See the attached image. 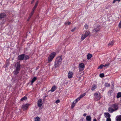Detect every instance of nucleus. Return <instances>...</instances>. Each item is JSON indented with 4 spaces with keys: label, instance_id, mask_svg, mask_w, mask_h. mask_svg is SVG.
<instances>
[{
    "label": "nucleus",
    "instance_id": "42",
    "mask_svg": "<svg viewBox=\"0 0 121 121\" xmlns=\"http://www.w3.org/2000/svg\"><path fill=\"white\" fill-rule=\"evenodd\" d=\"M75 29H76L75 27L74 28H73V29H72L71 30V31L72 32H73L75 30Z\"/></svg>",
    "mask_w": 121,
    "mask_h": 121
},
{
    "label": "nucleus",
    "instance_id": "8",
    "mask_svg": "<svg viewBox=\"0 0 121 121\" xmlns=\"http://www.w3.org/2000/svg\"><path fill=\"white\" fill-rule=\"evenodd\" d=\"M30 105V104H23L22 106V108L24 110H26L27 109Z\"/></svg>",
    "mask_w": 121,
    "mask_h": 121
},
{
    "label": "nucleus",
    "instance_id": "36",
    "mask_svg": "<svg viewBox=\"0 0 121 121\" xmlns=\"http://www.w3.org/2000/svg\"><path fill=\"white\" fill-rule=\"evenodd\" d=\"M34 11H33L32 10V11H31V13H30V17L29 18V19H30V17L32 15V14H33L34 13Z\"/></svg>",
    "mask_w": 121,
    "mask_h": 121
},
{
    "label": "nucleus",
    "instance_id": "43",
    "mask_svg": "<svg viewBox=\"0 0 121 121\" xmlns=\"http://www.w3.org/2000/svg\"><path fill=\"white\" fill-rule=\"evenodd\" d=\"M116 0H114L113 1V2L112 3H113V4H114V3L115 2H116Z\"/></svg>",
    "mask_w": 121,
    "mask_h": 121
},
{
    "label": "nucleus",
    "instance_id": "30",
    "mask_svg": "<svg viewBox=\"0 0 121 121\" xmlns=\"http://www.w3.org/2000/svg\"><path fill=\"white\" fill-rule=\"evenodd\" d=\"M39 118L38 117H37L35 118V121H39Z\"/></svg>",
    "mask_w": 121,
    "mask_h": 121
},
{
    "label": "nucleus",
    "instance_id": "34",
    "mask_svg": "<svg viewBox=\"0 0 121 121\" xmlns=\"http://www.w3.org/2000/svg\"><path fill=\"white\" fill-rule=\"evenodd\" d=\"M99 76L101 78H103L104 77V74L103 73L100 74Z\"/></svg>",
    "mask_w": 121,
    "mask_h": 121
},
{
    "label": "nucleus",
    "instance_id": "14",
    "mask_svg": "<svg viewBox=\"0 0 121 121\" xmlns=\"http://www.w3.org/2000/svg\"><path fill=\"white\" fill-rule=\"evenodd\" d=\"M116 118V121H121V115L117 116Z\"/></svg>",
    "mask_w": 121,
    "mask_h": 121
},
{
    "label": "nucleus",
    "instance_id": "12",
    "mask_svg": "<svg viewBox=\"0 0 121 121\" xmlns=\"http://www.w3.org/2000/svg\"><path fill=\"white\" fill-rule=\"evenodd\" d=\"M105 117L107 118H110V114L108 112H105L104 114Z\"/></svg>",
    "mask_w": 121,
    "mask_h": 121
},
{
    "label": "nucleus",
    "instance_id": "26",
    "mask_svg": "<svg viewBox=\"0 0 121 121\" xmlns=\"http://www.w3.org/2000/svg\"><path fill=\"white\" fill-rule=\"evenodd\" d=\"M121 97V92H119L117 93V98H118Z\"/></svg>",
    "mask_w": 121,
    "mask_h": 121
},
{
    "label": "nucleus",
    "instance_id": "45",
    "mask_svg": "<svg viewBox=\"0 0 121 121\" xmlns=\"http://www.w3.org/2000/svg\"><path fill=\"white\" fill-rule=\"evenodd\" d=\"M34 0H32V1L31 2V3L32 4L34 2Z\"/></svg>",
    "mask_w": 121,
    "mask_h": 121
},
{
    "label": "nucleus",
    "instance_id": "33",
    "mask_svg": "<svg viewBox=\"0 0 121 121\" xmlns=\"http://www.w3.org/2000/svg\"><path fill=\"white\" fill-rule=\"evenodd\" d=\"M84 27L86 29H87L88 28V26L87 24H86L84 26Z\"/></svg>",
    "mask_w": 121,
    "mask_h": 121
},
{
    "label": "nucleus",
    "instance_id": "49",
    "mask_svg": "<svg viewBox=\"0 0 121 121\" xmlns=\"http://www.w3.org/2000/svg\"><path fill=\"white\" fill-rule=\"evenodd\" d=\"M65 121H68L66 119H65Z\"/></svg>",
    "mask_w": 121,
    "mask_h": 121
},
{
    "label": "nucleus",
    "instance_id": "22",
    "mask_svg": "<svg viewBox=\"0 0 121 121\" xmlns=\"http://www.w3.org/2000/svg\"><path fill=\"white\" fill-rule=\"evenodd\" d=\"M0 18L1 19L5 17L6 15L5 13H0Z\"/></svg>",
    "mask_w": 121,
    "mask_h": 121
},
{
    "label": "nucleus",
    "instance_id": "39",
    "mask_svg": "<svg viewBox=\"0 0 121 121\" xmlns=\"http://www.w3.org/2000/svg\"><path fill=\"white\" fill-rule=\"evenodd\" d=\"M38 3V1H37L35 3V5L34 6L37 7Z\"/></svg>",
    "mask_w": 121,
    "mask_h": 121
},
{
    "label": "nucleus",
    "instance_id": "16",
    "mask_svg": "<svg viewBox=\"0 0 121 121\" xmlns=\"http://www.w3.org/2000/svg\"><path fill=\"white\" fill-rule=\"evenodd\" d=\"M24 54H22L18 56V59L20 60H22L24 58Z\"/></svg>",
    "mask_w": 121,
    "mask_h": 121
},
{
    "label": "nucleus",
    "instance_id": "27",
    "mask_svg": "<svg viewBox=\"0 0 121 121\" xmlns=\"http://www.w3.org/2000/svg\"><path fill=\"white\" fill-rule=\"evenodd\" d=\"M29 56L27 55H24V58L25 60H27L29 58Z\"/></svg>",
    "mask_w": 121,
    "mask_h": 121
},
{
    "label": "nucleus",
    "instance_id": "6",
    "mask_svg": "<svg viewBox=\"0 0 121 121\" xmlns=\"http://www.w3.org/2000/svg\"><path fill=\"white\" fill-rule=\"evenodd\" d=\"M94 99L96 100H98L100 98V94L97 92H96L94 94Z\"/></svg>",
    "mask_w": 121,
    "mask_h": 121
},
{
    "label": "nucleus",
    "instance_id": "18",
    "mask_svg": "<svg viewBox=\"0 0 121 121\" xmlns=\"http://www.w3.org/2000/svg\"><path fill=\"white\" fill-rule=\"evenodd\" d=\"M92 55L91 54L88 53L87 55V58L88 60L90 59L92 56Z\"/></svg>",
    "mask_w": 121,
    "mask_h": 121
},
{
    "label": "nucleus",
    "instance_id": "9",
    "mask_svg": "<svg viewBox=\"0 0 121 121\" xmlns=\"http://www.w3.org/2000/svg\"><path fill=\"white\" fill-rule=\"evenodd\" d=\"M111 107L113 109L114 111L117 110L118 109V106L116 104L112 105H111Z\"/></svg>",
    "mask_w": 121,
    "mask_h": 121
},
{
    "label": "nucleus",
    "instance_id": "38",
    "mask_svg": "<svg viewBox=\"0 0 121 121\" xmlns=\"http://www.w3.org/2000/svg\"><path fill=\"white\" fill-rule=\"evenodd\" d=\"M106 121H111V118H107L106 119Z\"/></svg>",
    "mask_w": 121,
    "mask_h": 121
},
{
    "label": "nucleus",
    "instance_id": "7",
    "mask_svg": "<svg viewBox=\"0 0 121 121\" xmlns=\"http://www.w3.org/2000/svg\"><path fill=\"white\" fill-rule=\"evenodd\" d=\"M80 100V99L78 97L74 101L71 105V107L72 108H74L77 102L79 101Z\"/></svg>",
    "mask_w": 121,
    "mask_h": 121
},
{
    "label": "nucleus",
    "instance_id": "29",
    "mask_svg": "<svg viewBox=\"0 0 121 121\" xmlns=\"http://www.w3.org/2000/svg\"><path fill=\"white\" fill-rule=\"evenodd\" d=\"M104 85H105V87H109L110 85V84L108 83H105Z\"/></svg>",
    "mask_w": 121,
    "mask_h": 121
},
{
    "label": "nucleus",
    "instance_id": "35",
    "mask_svg": "<svg viewBox=\"0 0 121 121\" xmlns=\"http://www.w3.org/2000/svg\"><path fill=\"white\" fill-rule=\"evenodd\" d=\"M118 27L119 28H121V20L119 23L118 25Z\"/></svg>",
    "mask_w": 121,
    "mask_h": 121
},
{
    "label": "nucleus",
    "instance_id": "28",
    "mask_svg": "<svg viewBox=\"0 0 121 121\" xmlns=\"http://www.w3.org/2000/svg\"><path fill=\"white\" fill-rule=\"evenodd\" d=\"M27 98L26 96H24L21 98L20 100L21 101H23V100H26Z\"/></svg>",
    "mask_w": 121,
    "mask_h": 121
},
{
    "label": "nucleus",
    "instance_id": "46",
    "mask_svg": "<svg viewBox=\"0 0 121 121\" xmlns=\"http://www.w3.org/2000/svg\"><path fill=\"white\" fill-rule=\"evenodd\" d=\"M93 121H97L96 119H94L93 120Z\"/></svg>",
    "mask_w": 121,
    "mask_h": 121
},
{
    "label": "nucleus",
    "instance_id": "15",
    "mask_svg": "<svg viewBox=\"0 0 121 121\" xmlns=\"http://www.w3.org/2000/svg\"><path fill=\"white\" fill-rule=\"evenodd\" d=\"M97 87V86L96 85L94 84L93 85L91 88V90L93 91Z\"/></svg>",
    "mask_w": 121,
    "mask_h": 121
},
{
    "label": "nucleus",
    "instance_id": "41",
    "mask_svg": "<svg viewBox=\"0 0 121 121\" xmlns=\"http://www.w3.org/2000/svg\"><path fill=\"white\" fill-rule=\"evenodd\" d=\"M36 8V7L34 6V7L32 9V10L33 11H34V10H35V9Z\"/></svg>",
    "mask_w": 121,
    "mask_h": 121
},
{
    "label": "nucleus",
    "instance_id": "21",
    "mask_svg": "<svg viewBox=\"0 0 121 121\" xmlns=\"http://www.w3.org/2000/svg\"><path fill=\"white\" fill-rule=\"evenodd\" d=\"M56 88V86H54L52 87L50 90V91L52 92H53L55 91Z\"/></svg>",
    "mask_w": 121,
    "mask_h": 121
},
{
    "label": "nucleus",
    "instance_id": "10",
    "mask_svg": "<svg viewBox=\"0 0 121 121\" xmlns=\"http://www.w3.org/2000/svg\"><path fill=\"white\" fill-rule=\"evenodd\" d=\"M73 73L71 71H69L68 73V77L69 78H72L73 76Z\"/></svg>",
    "mask_w": 121,
    "mask_h": 121
},
{
    "label": "nucleus",
    "instance_id": "19",
    "mask_svg": "<svg viewBox=\"0 0 121 121\" xmlns=\"http://www.w3.org/2000/svg\"><path fill=\"white\" fill-rule=\"evenodd\" d=\"M108 111L110 113H112L114 111L113 109L112 108H109L108 109Z\"/></svg>",
    "mask_w": 121,
    "mask_h": 121
},
{
    "label": "nucleus",
    "instance_id": "17",
    "mask_svg": "<svg viewBox=\"0 0 121 121\" xmlns=\"http://www.w3.org/2000/svg\"><path fill=\"white\" fill-rule=\"evenodd\" d=\"M114 43V41L113 40H112L108 44V47H111L112 46Z\"/></svg>",
    "mask_w": 121,
    "mask_h": 121
},
{
    "label": "nucleus",
    "instance_id": "20",
    "mask_svg": "<svg viewBox=\"0 0 121 121\" xmlns=\"http://www.w3.org/2000/svg\"><path fill=\"white\" fill-rule=\"evenodd\" d=\"M91 117L90 116H87L86 117V121H91Z\"/></svg>",
    "mask_w": 121,
    "mask_h": 121
},
{
    "label": "nucleus",
    "instance_id": "37",
    "mask_svg": "<svg viewBox=\"0 0 121 121\" xmlns=\"http://www.w3.org/2000/svg\"><path fill=\"white\" fill-rule=\"evenodd\" d=\"M109 65V63H108L106 64L105 65H104V67H108Z\"/></svg>",
    "mask_w": 121,
    "mask_h": 121
},
{
    "label": "nucleus",
    "instance_id": "32",
    "mask_svg": "<svg viewBox=\"0 0 121 121\" xmlns=\"http://www.w3.org/2000/svg\"><path fill=\"white\" fill-rule=\"evenodd\" d=\"M103 67H104V65H101L99 66L98 67V69H102Z\"/></svg>",
    "mask_w": 121,
    "mask_h": 121
},
{
    "label": "nucleus",
    "instance_id": "47",
    "mask_svg": "<svg viewBox=\"0 0 121 121\" xmlns=\"http://www.w3.org/2000/svg\"><path fill=\"white\" fill-rule=\"evenodd\" d=\"M121 0H116V1L119 2Z\"/></svg>",
    "mask_w": 121,
    "mask_h": 121
},
{
    "label": "nucleus",
    "instance_id": "1",
    "mask_svg": "<svg viewBox=\"0 0 121 121\" xmlns=\"http://www.w3.org/2000/svg\"><path fill=\"white\" fill-rule=\"evenodd\" d=\"M78 68L79 70L78 73L79 74H80V72L83 70L85 68V65L83 63H80L79 65ZM83 72H82L80 73V76H78V74H77V77H79V78H80L81 76L83 75Z\"/></svg>",
    "mask_w": 121,
    "mask_h": 121
},
{
    "label": "nucleus",
    "instance_id": "4",
    "mask_svg": "<svg viewBox=\"0 0 121 121\" xmlns=\"http://www.w3.org/2000/svg\"><path fill=\"white\" fill-rule=\"evenodd\" d=\"M56 54V53L55 52H53L51 53L48 57V61L49 62L52 61L53 59L54 58Z\"/></svg>",
    "mask_w": 121,
    "mask_h": 121
},
{
    "label": "nucleus",
    "instance_id": "13",
    "mask_svg": "<svg viewBox=\"0 0 121 121\" xmlns=\"http://www.w3.org/2000/svg\"><path fill=\"white\" fill-rule=\"evenodd\" d=\"M100 29L99 26H97L95 27V29L93 30V31L94 32H97L99 31Z\"/></svg>",
    "mask_w": 121,
    "mask_h": 121
},
{
    "label": "nucleus",
    "instance_id": "24",
    "mask_svg": "<svg viewBox=\"0 0 121 121\" xmlns=\"http://www.w3.org/2000/svg\"><path fill=\"white\" fill-rule=\"evenodd\" d=\"M86 93H84L81 94L80 95V96L79 97H78L80 99L83 97L85 96V95H86Z\"/></svg>",
    "mask_w": 121,
    "mask_h": 121
},
{
    "label": "nucleus",
    "instance_id": "44",
    "mask_svg": "<svg viewBox=\"0 0 121 121\" xmlns=\"http://www.w3.org/2000/svg\"><path fill=\"white\" fill-rule=\"evenodd\" d=\"M87 114L86 113H84L83 114V116H86Z\"/></svg>",
    "mask_w": 121,
    "mask_h": 121
},
{
    "label": "nucleus",
    "instance_id": "3",
    "mask_svg": "<svg viewBox=\"0 0 121 121\" xmlns=\"http://www.w3.org/2000/svg\"><path fill=\"white\" fill-rule=\"evenodd\" d=\"M15 66L16 68L14 70L13 73H14L15 75H17L19 72L20 66L19 63L18 62L16 63Z\"/></svg>",
    "mask_w": 121,
    "mask_h": 121
},
{
    "label": "nucleus",
    "instance_id": "25",
    "mask_svg": "<svg viewBox=\"0 0 121 121\" xmlns=\"http://www.w3.org/2000/svg\"><path fill=\"white\" fill-rule=\"evenodd\" d=\"M113 93V91L112 90L108 92V94L109 96H111Z\"/></svg>",
    "mask_w": 121,
    "mask_h": 121
},
{
    "label": "nucleus",
    "instance_id": "11",
    "mask_svg": "<svg viewBox=\"0 0 121 121\" xmlns=\"http://www.w3.org/2000/svg\"><path fill=\"white\" fill-rule=\"evenodd\" d=\"M37 104L38 106L39 107H41L42 104V100L41 99H39L38 101Z\"/></svg>",
    "mask_w": 121,
    "mask_h": 121
},
{
    "label": "nucleus",
    "instance_id": "40",
    "mask_svg": "<svg viewBox=\"0 0 121 121\" xmlns=\"http://www.w3.org/2000/svg\"><path fill=\"white\" fill-rule=\"evenodd\" d=\"M60 102V101L58 99L56 101V104H58V103H59Z\"/></svg>",
    "mask_w": 121,
    "mask_h": 121
},
{
    "label": "nucleus",
    "instance_id": "31",
    "mask_svg": "<svg viewBox=\"0 0 121 121\" xmlns=\"http://www.w3.org/2000/svg\"><path fill=\"white\" fill-rule=\"evenodd\" d=\"M65 24L66 25H69L71 24V22H65Z\"/></svg>",
    "mask_w": 121,
    "mask_h": 121
},
{
    "label": "nucleus",
    "instance_id": "5",
    "mask_svg": "<svg viewBox=\"0 0 121 121\" xmlns=\"http://www.w3.org/2000/svg\"><path fill=\"white\" fill-rule=\"evenodd\" d=\"M90 32L89 31H86L85 33L82 35L81 39L83 40L86 38L90 34Z\"/></svg>",
    "mask_w": 121,
    "mask_h": 121
},
{
    "label": "nucleus",
    "instance_id": "2",
    "mask_svg": "<svg viewBox=\"0 0 121 121\" xmlns=\"http://www.w3.org/2000/svg\"><path fill=\"white\" fill-rule=\"evenodd\" d=\"M62 60V58L61 56H58L56 58L54 65L55 67H58L60 65Z\"/></svg>",
    "mask_w": 121,
    "mask_h": 121
},
{
    "label": "nucleus",
    "instance_id": "23",
    "mask_svg": "<svg viewBox=\"0 0 121 121\" xmlns=\"http://www.w3.org/2000/svg\"><path fill=\"white\" fill-rule=\"evenodd\" d=\"M37 79V78L36 77H34L32 79L31 82V84L32 85V84Z\"/></svg>",
    "mask_w": 121,
    "mask_h": 121
},
{
    "label": "nucleus",
    "instance_id": "48",
    "mask_svg": "<svg viewBox=\"0 0 121 121\" xmlns=\"http://www.w3.org/2000/svg\"><path fill=\"white\" fill-rule=\"evenodd\" d=\"M114 86V84H112V87H113Z\"/></svg>",
    "mask_w": 121,
    "mask_h": 121
}]
</instances>
